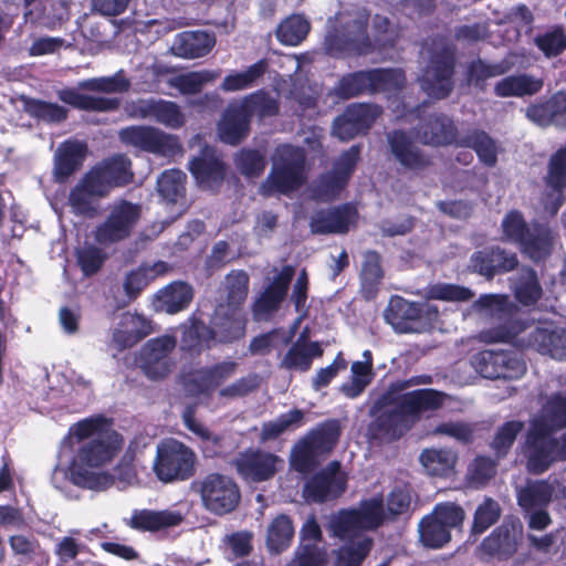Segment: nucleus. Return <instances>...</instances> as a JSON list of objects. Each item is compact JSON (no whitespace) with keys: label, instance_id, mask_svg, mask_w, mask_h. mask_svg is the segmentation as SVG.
<instances>
[{"label":"nucleus","instance_id":"nucleus-1","mask_svg":"<svg viewBox=\"0 0 566 566\" xmlns=\"http://www.w3.org/2000/svg\"><path fill=\"white\" fill-rule=\"evenodd\" d=\"M70 434L86 441L67 471L59 468L53 471L52 482L55 488L61 489V482L66 478L75 485L95 491L111 488L115 480L124 488L136 482L137 473L132 461L123 460L114 475L105 470L123 446L122 437L113 430L109 421L101 417L84 419L70 428Z\"/></svg>","mask_w":566,"mask_h":566},{"label":"nucleus","instance_id":"nucleus-2","mask_svg":"<svg viewBox=\"0 0 566 566\" xmlns=\"http://www.w3.org/2000/svg\"><path fill=\"white\" fill-rule=\"evenodd\" d=\"M473 308L481 315L501 323L499 327L481 333L483 342H506L522 348L533 347L554 359L566 360V327L553 322L526 326L514 318L516 308L505 295H482L474 302Z\"/></svg>","mask_w":566,"mask_h":566},{"label":"nucleus","instance_id":"nucleus-3","mask_svg":"<svg viewBox=\"0 0 566 566\" xmlns=\"http://www.w3.org/2000/svg\"><path fill=\"white\" fill-rule=\"evenodd\" d=\"M431 381V376L424 375L392 382L375 407L376 418L369 426L371 437L380 441L399 439L413 426L421 412L440 408L447 397L441 391H406L410 387L428 385Z\"/></svg>","mask_w":566,"mask_h":566},{"label":"nucleus","instance_id":"nucleus-4","mask_svg":"<svg viewBox=\"0 0 566 566\" xmlns=\"http://www.w3.org/2000/svg\"><path fill=\"white\" fill-rule=\"evenodd\" d=\"M566 427V396L554 395L530 421L525 442L527 470L543 473L553 463L566 461V431L558 438L553 431Z\"/></svg>","mask_w":566,"mask_h":566},{"label":"nucleus","instance_id":"nucleus-5","mask_svg":"<svg viewBox=\"0 0 566 566\" xmlns=\"http://www.w3.org/2000/svg\"><path fill=\"white\" fill-rule=\"evenodd\" d=\"M390 520L381 496L364 500L354 510L342 511L329 522L332 533L347 542L338 552L337 566H359L368 555L373 541L363 535Z\"/></svg>","mask_w":566,"mask_h":566},{"label":"nucleus","instance_id":"nucleus-6","mask_svg":"<svg viewBox=\"0 0 566 566\" xmlns=\"http://www.w3.org/2000/svg\"><path fill=\"white\" fill-rule=\"evenodd\" d=\"M306 181L305 154L303 149L282 145L275 149L271 171L260 186L264 196L287 195Z\"/></svg>","mask_w":566,"mask_h":566},{"label":"nucleus","instance_id":"nucleus-7","mask_svg":"<svg viewBox=\"0 0 566 566\" xmlns=\"http://www.w3.org/2000/svg\"><path fill=\"white\" fill-rule=\"evenodd\" d=\"M249 293V276L242 270L231 271L224 279L220 290L221 302L217 308L212 323L216 326L229 325L224 329L223 339H234L243 335L244 318L241 307Z\"/></svg>","mask_w":566,"mask_h":566},{"label":"nucleus","instance_id":"nucleus-8","mask_svg":"<svg viewBox=\"0 0 566 566\" xmlns=\"http://www.w3.org/2000/svg\"><path fill=\"white\" fill-rule=\"evenodd\" d=\"M130 82L125 77L123 71H118L113 76L94 77L81 81L75 88H63L57 91V97L72 107L84 111L107 112L118 107L117 98H105L81 93V91L122 93L126 92Z\"/></svg>","mask_w":566,"mask_h":566},{"label":"nucleus","instance_id":"nucleus-9","mask_svg":"<svg viewBox=\"0 0 566 566\" xmlns=\"http://www.w3.org/2000/svg\"><path fill=\"white\" fill-rule=\"evenodd\" d=\"M502 239L515 243L534 261L545 259L553 250L555 237L542 224L528 226L521 212L510 211L502 220Z\"/></svg>","mask_w":566,"mask_h":566},{"label":"nucleus","instance_id":"nucleus-10","mask_svg":"<svg viewBox=\"0 0 566 566\" xmlns=\"http://www.w3.org/2000/svg\"><path fill=\"white\" fill-rule=\"evenodd\" d=\"M368 17L364 11L339 15V28H334L325 38L328 54L349 55L367 53L371 43L366 35Z\"/></svg>","mask_w":566,"mask_h":566},{"label":"nucleus","instance_id":"nucleus-11","mask_svg":"<svg viewBox=\"0 0 566 566\" xmlns=\"http://www.w3.org/2000/svg\"><path fill=\"white\" fill-rule=\"evenodd\" d=\"M191 488L199 494L205 510L214 515L231 513L240 503V489L235 481L226 474L209 473L192 482Z\"/></svg>","mask_w":566,"mask_h":566},{"label":"nucleus","instance_id":"nucleus-12","mask_svg":"<svg viewBox=\"0 0 566 566\" xmlns=\"http://www.w3.org/2000/svg\"><path fill=\"white\" fill-rule=\"evenodd\" d=\"M196 454L184 443L170 439L157 446L153 471L159 481H185L195 474Z\"/></svg>","mask_w":566,"mask_h":566},{"label":"nucleus","instance_id":"nucleus-13","mask_svg":"<svg viewBox=\"0 0 566 566\" xmlns=\"http://www.w3.org/2000/svg\"><path fill=\"white\" fill-rule=\"evenodd\" d=\"M465 512L455 503H439L433 511L419 523V537L429 548L438 549L451 541V530L460 528Z\"/></svg>","mask_w":566,"mask_h":566},{"label":"nucleus","instance_id":"nucleus-14","mask_svg":"<svg viewBox=\"0 0 566 566\" xmlns=\"http://www.w3.org/2000/svg\"><path fill=\"white\" fill-rule=\"evenodd\" d=\"M405 81V74L400 70L360 71L344 76L335 91L342 98H349L364 93L396 91L403 86Z\"/></svg>","mask_w":566,"mask_h":566},{"label":"nucleus","instance_id":"nucleus-15","mask_svg":"<svg viewBox=\"0 0 566 566\" xmlns=\"http://www.w3.org/2000/svg\"><path fill=\"white\" fill-rule=\"evenodd\" d=\"M175 337L164 335L147 340L139 350L137 365L144 375L151 380L167 377L176 365L174 350Z\"/></svg>","mask_w":566,"mask_h":566},{"label":"nucleus","instance_id":"nucleus-16","mask_svg":"<svg viewBox=\"0 0 566 566\" xmlns=\"http://www.w3.org/2000/svg\"><path fill=\"white\" fill-rule=\"evenodd\" d=\"M339 437L337 421H329L301 440L292 452V463L300 472H305L314 464L316 457L329 452Z\"/></svg>","mask_w":566,"mask_h":566},{"label":"nucleus","instance_id":"nucleus-17","mask_svg":"<svg viewBox=\"0 0 566 566\" xmlns=\"http://www.w3.org/2000/svg\"><path fill=\"white\" fill-rule=\"evenodd\" d=\"M122 143L163 157H174L181 151L178 138L149 126H129L118 133Z\"/></svg>","mask_w":566,"mask_h":566},{"label":"nucleus","instance_id":"nucleus-18","mask_svg":"<svg viewBox=\"0 0 566 566\" xmlns=\"http://www.w3.org/2000/svg\"><path fill=\"white\" fill-rule=\"evenodd\" d=\"M474 370L488 379H516L526 371L525 363L514 353L482 350L471 358Z\"/></svg>","mask_w":566,"mask_h":566},{"label":"nucleus","instance_id":"nucleus-19","mask_svg":"<svg viewBox=\"0 0 566 566\" xmlns=\"http://www.w3.org/2000/svg\"><path fill=\"white\" fill-rule=\"evenodd\" d=\"M454 55L451 48L442 45L431 57L420 78L421 88L433 98H444L453 87Z\"/></svg>","mask_w":566,"mask_h":566},{"label":"nucleus","instance_id":"nucleus-20","mask_svg":"<svg viewBox=\"0 0 566 566\" xmlns=\"http://www.w3.org/2000/svg\"><path fill=\"white\" fill-rule=\"evenodd\" d=\"M107 184L98 179V171H87L71 189L67 203L72 212L84 218H94L98 213L99 200L107 197Z\"/></svg>","mask_w":566,"mask_h":566},{"label":"nucleus","instance_id":"nucleus-21","mask_svg":"<svg viewBox=\"0 0 566 566\" xmlns=\"http://www.w3.org/2000/svg\"><path fill=\"white\" fill-rule=\"evenodd\" d=\"M139 207L128 201L115 203L106 220L95 230V240L104 245L122 241L129 237L139 219Z\"/></svg>","mask_w":566,"mask_h":566},{"label":"nucleus","instance_id":"nucleus-22","mask_svg":"<svg viewBox=\"0 0 566 566\" xmlns=\"http://www.w3.org/2000/svg\"><path fill=\"white\" fill-rule=\"evenodd\" d=\"M380 115V108L370 104H352L334 122L333 133L340 140H348L366 132Z\"/></svg>","mask_w":566,"mask_h":566},{"label":"nucleus","instance_id":"nucleus-23","mask_svg":"<svg viewBox=\"0 0 566 566\" xmlns=\"http://www.w3.org/2000/svg\"><path fill=\"white\" fill-rule=\"evenodd\" d=\"M151 332L150 322L140 314L126 312L117 317L111 329V348L118 352L133 347Z\"/></svg>","mask_w":566,"mask_h":566},{"label":"nucleus","instance_id":"nucleus-24","mask_svg":"<svg viewBox=\"0 0 566 566\" xmlns=\"http://www.w3.org/2000/svg\"><path fill=\"white\" fill-rule=\"evenodd\" d=\"M523 536V524L516 517L506 518L480 545L488 556L507 557L513 555Z\"/></svg>","mask_w":566,"mask_h":566},{"label":"nucleus","instance_id":"nucleus-25","mask_svg":"<svg viewBox=\"0 0 566 566\" xmlns=\"http://www.w3.org/2000/svg\"><path fill=\"white\" fill-rule=\"evenodd\" d=\"M282 462L279 457L268 452L247 451L238 457L235 467L247 482H262L271 479Z\"/></svg>","mask_w":566,"mask_h":566},{"label":"nucleus","instance_id":"nucleus-26","mask_svg":"<svg viewBox=\"0 0 566 566\" xmlns=\"http://www.w3.org/2000/svg\"><path fill=\"white\" fill-rule=\"evenodd\" d=\"M293 275L294 269L290 265L284 266L272 283L266 286L253 304L255 319H264L271 312L279 307L286 295Z\"/></svg>","mask_w":566,"mask_h":566},{"label":"nucleus","instance_id":"nucleus-27","mask_svg":"<svg viewBox=\"0 0 566 566\" xmlns=\"http://www.w3.org/2000/svg\"><path fill=\"white\" fill-rule=\"evenodd\" d=\"M525 114L541 127H566V93L557 92L546 101L530 105Z\"/></svg>","mask_w":566,"mask_h":566},{"label":"nucleus","instance_id":"nucleus-28","mask_svg":"<svg viewBox=\"0 0 566 566\" xmlns=\"http://www.w3.org/2000/svg\"><path fill=\"white\" fill-rule=\"evenodd\" d=\"M237 366L234 361H222L193 371L187 380L188 391L191 394H209L213 391L226 380L234 376Z\"/></svg>","mask_w":566,"mask_h":566},{"label":"nucleus","instance_id":"nucleus-29","mask_svg":"<svg viewBox=\"0 0 566 566\" xmlns=\"http://www.w3.org/2000/svg\"><path fill=\"white\" fill-rule=\"evenodd\" d=\"M422 306L418 303L395 296L385 311V319L398 333L419 332L418 321L422 315Z\"/></svg>","mask_w":566,"mask_h":566},{"label":"nucleus","instance_id":"nucleus-30","mask_svg":"<svg viewBox=\"0 0 566 566\" xmlns=\"http://www.w3.org/2000/svg\"><path fill=\"white\" fill-rule=\"evenodd\" d=\"M189 169L198 184L208 189L219 185L224 176L222 161L218 158L214 149L208 146L202 149L199 157L190 161Z\"/></svg>","mask_w":566,"mask_h":566},{"label":"nucleus","instance_id":"nucleus-31","mask_svg":"<svg viewBox=\"0 0 566 566\" xmlns=\"http://www.w3.org/2000/svg\"><path fill=\"white\" fill-rule=\"evenodd\" d=\"M193 298L192 286L186 282L177 281L159 290L154 300L158 312L176 314L189 306Z\"/></svg>","mask_w":566,"mask_h":566},{"label":"nucleus","instance_id":"nucleus-32","mask_svg":"<svg viewBox=\"0 0 566 566\" xmlns=\"http://www.w3.org/2000/svg\"><path fill=\"white\" fill-rule=\"evenodd\" d=\"M355 219V209L343 206L315 213L311 220V229L315 233H345Z\"/></svg>","mask_w":566,"mask_h":566},{"label":"nucleus","instance_id":"nucleus-33","mask_svg":"<svg viewBox=\"0 0 566 566\" xmlns=\"http://www.w3.org/2000/svg\"><path fill=\"white\" fill-rule=\"evenodd\" d=\"M345 490V480L337 471H324L312 478L304 486V497L323 502L338 496Z\"/></svg>","mask_w":566,"mask_h":566},{"label":"nucleus","instance_id":"nucleus-34","mask_svg":"<svg viewBox=\"0 0 566 566\" xmlns=\"http://www.w3.org/2000/svg\"><path fill=\"white\" fill-rule=\"evenodd\" d=\"M214 326V329H210L202 322L198 319H190L188 325H185L181 338V347L188 352H200L205 348H209L216 337H219L221 342H229L230 339H223L224 329L229 327L226 323L223 326Z\"/></svg>","mask_w":566,"mask_h":566},{"label":"nucleus","instance_id":"nucleus-35","mask_svg":"<svg viewBox=\"0 0 566 566\" xmlns=\"http://www.w3.org/2000/svg\"><path fill=\"white\" fill-rule=\"evenodd\" d=\"M250 120L237 102L229 104L218 125L222 142L237 145L248 136Z\"/></svg>","mask_w":566,"mask_h":566},{"label":"nucleus","instance_id":"nucleus-36","mask_svg":"<svg viewBox=\"0 0 566 566\" xmlns=\"http://www.w3.org/2000/svg\"><path fill=\"white\" fill-rule=\"evenodd\" d=\"M86 156V145L76 140H67L56 149L54 156V176L64 181L83 164Z\"/></svg>","mask_w":566,"mask_h":566},{"label":"nucleus","instance_id":"nucleus-37","mask_svg":"<svg viewBox=\"0 0 566 566\" xmlns=\"http://www.w3.org/2000/svg\"><path fill=\"white\" fill-rule=\"evenodd\" d=\"M214 43V38L205 31H187L176 36L171 50L176 56L197 59L207 55Z\"/></svg>","mask_w":566,"mask_h":566},{"label":"nucleus","instance_id":"nucleus-38","mask_svg":"<svg viewBox=\"0 0 566 566\" xmlns=\"http://www.w3.org/2000/svg\"><path fill=\"white\" fill-rule=\"evenodd\" d=\"M388 143L392 155L401 166L416 170L429 165V158L420 151L405 133H390L388 135Z\"/></svg>","mask_w":566,"mask_h":566},{"label":"nucleus","instance_id":"nucleus-39","mask_svg":"<svg viewBox=\"0 0 566 566\" xmlns=\"http://www.w3.org/2000/svg\"><path fill=\"white\" fill-rule=\"evenodd\" d=\"M130 160L124 155H115L103 160L91 170L98 171V179L107 184L108 193L115 187L127 185L133 179L130 170Z\"/></svg>","mask_w":566,"mask_h":566},{"label":"nucleus","instance_id":"nucleus-40","mask_svg":"<svg viewBox=\"0 0 566 566\" xmlns=\"http://www.w3.org/2000/svg\"><path fill=\"white\" fill-rule=\"evenodd\" d=\"M182 521L184 514L176 510H142L132 515L129 524L136 530L155 532L175 527Z\"/></svg>","mask_w":566,"mask_h":566},{"label":"nucleus","instance_id":"nucleus-41","mask_svg":"<svg viewBox=\"0 0 566 566\" xmlns=\"http://www.w3.org/2000/svg\"><path fill=\"white\" fill-rule=\"evenodd\" d=\"M322 355L319 343L307 342L301 337L290 347L280 366L287 370L306 371L311 368L313 359Z\"/></svg>","mask_w":566,"mask_h":566},{"label":"nucleus","instance_id":"nucleus-42","mask_svg":"<svg viewBox=\"0 0 566 566\" xmlns=\"http://www.w3.org/2000/svg\"><path fill=\"white\" fill-rule=\"evenodd\" d=\"M543 80L528 74L506 76L494 85L499 97H523L537 94L543 88Z\"/></svg>","mask_w":566,"mask_h":566},{"label":"nucleus","instance_id":"nucleus-43","mask_svg":"<svg viewBox=\"0 0 566 566\" xmlns=\"http://www.w3.org/2000/svg\"><path fill=\"white\" fill-rule=\"evenodd\" d=\"M546 182L552 187V206L546 205L552 213H556L563 203L562 189L566 187V148L558 149L549 159Z\"/></svg>","mask_w":566,"mask_h":566},{"label":"nucleus","instance_id":"nucleus-44","mask_svg":"<svg viewBox=\"0 0 566 566\" xmlns=\"http://www.w3.org/2000/svg\"><path fill=\"white\" fill-rule=\"evenodd\" d=\"M169 265L164 261L144 264L127 273L124 281V291L129 300L135 298L153 280L166 274Z\"/></svg>","mask_w":566,"mask_h":566},{"label":"nucleus","instance_id":"nucleus-45","mask_svg":"<svg viewBox=\"0 0 566 566\" xmlns=\"http://www.w3.org/2000/svg\"><path fill=\"white\" fill-rule=\"evenodd\" d=\"M461 145L472 148L479 160L488 167L495 166L501 150L499 143L483 130H472L461 138Z\"/></svg>","mask_w":566,"mask_h":566},{"label":"nucleus","instance_id":"nucleus-46","mask_svg":"<svg viewBox=\"0 0 566 566\" xmlns=\"http://www.w3.org/2000/svg\"><path fill=\"white\" fill-rule=\"evenodd\" d=\"M423 143L431 145H447L455 139V127L447 116L430 117L419 133Z\"/></svg>","mask_w":566,"mask_h":566},{"label":"nucleus","instance_id":"nucleus-47","mask_svg":"<svg viewBox=\"0 0 566 566\" xmlns=\"http://www.w3.org/2000/svg\"><path fill=\"white\" fill-rule=\"evenodd\" d=\"M552 494L553 489L547 482L532 481L517 489V502L525 512H531L546 506L552 499Z\"/></svg>","mask_w":566,"mask_h":566},{"label":"nucleus","instance_id":"nucleus-48","mask_svg":"<svg viewBox=\"0 0 566 566\" xmlns=\"http://www.w3.org/2000/svg\"><path fill=\"white\" fill-rule=\"evenodd\" d=\"M420 462L428 474L448 476L453 472L457 454L450 449H427L421 452Z\"/></svg>","mask_w":566,"mask_h":566},{"label":"nucleus","instance_id":"nucleus-49","mask_svg":"<svg viewBox=\"0 0 566 566\" xmlns=\"http://www.w3.org/2000/svg\"><path fill=\"white\" fill-rule=\"evenodd\" d=\"M294 536V526L287 515H279L272 520L266 530V547L272 553L286 549Z\"/></svg>","mask_w":566,"mask_h":566},{"label":"nucleus","instance_id":"nucleus-50","mask_svg":"<svg viewBox=\"0 0 566 566\" xmlns=\"http://www.w3.org/2000/svg\"><path fill=\"white\" fill-rule=\"evenodd\" d=\"M186 174L179 169L165 170L157 179V190L169 203H177L185 196Z\"/></svg>","mask_w":566,"mask_h":566},{"label":"nucleus","instance_id":"nucleus-51","mask_svg":"<svg viewBox=\"0 0 566 566\" xmlns=\"http://www.w3.org/2000/svg\"><path fill=\"white\" fill-rule=\"evenodd\" d=\"M310 22L301 14H292L276 29V38L284 45H297L307 35Z\"/></svg>","mask_w":566,"mask_h":566},{"label":"nucleus","instance_id":"nucleus-52","mask_svg":"<svg viewBox=\"0 0 566 566\" xmlns=\"http://www.w3.org/2000/svg\"><path fill=\"white\" fill-rule=\"evenodd\" d=\"M237 103L249 119L252 116H258L259 118L271 117L279 112L276 101L263 92L253 93Z\"/></svg>","mask_w":566,"mask_h":566},{"label":"nucleus","instance_id":"nucleus-53","mask_svg":"<svg viewBox=\"0 0 566 566\" xmlns=\"http://www.w3.org/2000/svg\"><path fill=\"white\" fill-rule=\"evenodd\" d=\"M266 66V62L260 60L245 71L227 75L221 84V90L224 92H235L251 87L264 74Z\"/></svg>","mask_w":566,"mask_h":566},{"label":"nucleus","instance_id":"nucleus-54","mask_svg":"<svg viewBox=\"0 0 566 566\" xmlns=\"http://www.w3.org/2000/svg\"><path fill=\"white\" fill-rule=\"evenodd\" d=\"M384 272L380 265V256L375 251H367L364 253L361 264V285L366 297H371L376 291L377 285L380 283Z\"/></svg>","mask_w":566,"mask_h":566},{"label":"nucleus","instance_id":"nucleus-55","mask_svg":"<svg viewBox=\"0 0 566 566\" xmlns=\"http://www.w3.org/2000/svg\"><path fill=\"white\" fill-rule=\"evenodd\" d=\"M219 76L220 71L214 70L189 72L171 78L170 85L179 90L182 94H196L205 84L213 82Z\"/></svg>","mask_w":566,"mask_h":566},{"label":"nucleus","instance_id":"nucleus-56","mask_svg":"<svg viewBox=\"0 0 566 566\" xmlns=\"http://www.w3.org/2000/svg\"><path fill=\"white\" fill-rule=\"evenodd\" d=\"M304 423V412L298 409L290 410L281 415L273 421H269L262 427V439L270 440L280 434L300 428Z\"/></svg>","mask_w":566,"mask_h":566},{"label":"nucleus","instance_id":"nucleus-57","mask_svg":"<svg viewBox=\"0 0 566 566\" xmlns=\"http://www.w3.org/2000/svg\"><path fill=\"white\" fill-rule=\"evenodd\" d=\"M511 66L506 62L488 64L481 60L472 62L468 70V82L482 87L489 78L503 75L510 71Z\"/></svg>","mask_w":566,"mask_h":566},{"label":"nucleus","instance_id":"nucleus-58","mask_svg":"<svg viewBox=\"0 0 566 566\" xmlns=\"http://www.w3.org/2000/svg\"><path fill=\"white\" fill-rule=\"evenodd\" d=\"M500 515L499 503L490 497L485 499L475 510L471 528L472 534H482L499 520Z\"/></svg>","mask_w":566,"mask_h":566},{"label":"nucleus","instance_id":"nucleus-59","mask_svg":"<svg viewBox=\"0 0 566 566\" xmlns=\"http://www.w3.org/2000/svg\"><path fill=\"white\" fill-rule=\"evenodd\" d=\"M524 422L520 420H511L503 423L496 431L492 441V449L499 457L507 453L514 443L516 436L523 430Z\"/></svg>","mask_w":566,"mask_h":566},{"label":"nucleus","instance_id":"nucleus-60","mask_svg":"<svg viewBox=\"0 0 566 566\" xmlns=\"http://www.w3.org/2000/svg\"><path fill=\"white\" fill-rule=\"evenodd\" d=\"M291 339L282 329H273L269 333L254 337L250 343V352L253 355H266L273 349L286 345Z\"/></svg>","mask_w":566,"mask_h":566},{"label":"nucleus","instance_id":"nucleus-61","mask_svg":"<svg viewBox=\"0 0 566 566\" xmlns=\"http://www.w3.org/2000/svg\"><path fill=\"white\" fill-rule=\"evenodd\" d=\"M350 371V382L344 384L342 386V390L347 397L355 398L359 396L371 382L374 373L371 367L361 365L359 361H354L352 364Z\"/></svg>","mask_w":566,"mask_h":566},{"label":"nucleus","instance_id":"nucleus-62","mask_svg":"<svg viewBox=\"0 0 566 566\" xmlns=\"http://www.w3.org/2000/svg\"><path fill=\"white\" fill-rule=\"evenodd\" d=\"M535 43L545 56H557L566 50V34L560 27L539 34L535 38Z\"/></svg>","mask_w":566,"mask_h":566},{"label":"nucleus","instance_id":"nucleus-63","mask_svg":"<svg viewBox=\"0 0 566 566\" xmlns=\"http://www.w3.org/2000/svg\"><path fill=\"white\" fill-rule=\"evenodd\" d=\"M153 119L174 129L179 128L185 124V115L180 107L176 103L165 99H157Z\"/></svg>","mask_w":566,"mask_h":566},{"label":"nucleus","instance_id":"nucleus-64","mask_svg":"<svg viewBox=\"0 0 566 566\" xmlns=\"http://www.w3.org/2000/svg\"><path fill=\"white\" fill-rule=\"evenodd\" d=\"M542 294L536 274L533 270H525L515 286L516 298L524 305L534 304Z\"/></svg>","mask_w":566,"mask_h":566}]
</instances>
